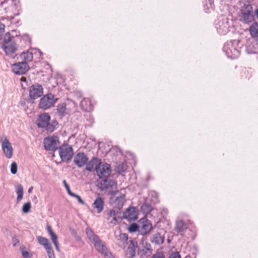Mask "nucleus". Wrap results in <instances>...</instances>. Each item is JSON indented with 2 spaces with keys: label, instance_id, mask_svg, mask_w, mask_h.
<instances>
[{
  "label": "nucleus",
  "instance_id": "obj_45",
  "mask_svg": "<svg viewBox=\"0 0 258 258\" xmlns=\"http://www.w3.org/2000/svg\"><path fill=\"white\" fill-rule=\"evenodd\" d=\"M5 26L2 23H0V35L5 31Z\"/></svg>",
  "mask_w": 258,
  "mask_h": 258
},
{
  "label": "nucleus",
  "instance_id": "obj_37",
  "mask_svg": "<svg viewBox=\"0 0 258 258\" xmlns=\"http://www.w3.org/2000/svg\"><path fill=\"white\" fill-rule=\"evenodd\" d=\"M140 229V225H138V224L136 223H133L131 224L128 227V230L130 232H136L139 230Z\"/></svg>",
  "mask_w": 258,
  "mask_h": 258
},
{
  "label": "nucleus",
  "instance_id": "obj_24",
  "mask_svg": "<svg viewBox=\"0 0 258 258\" xmlns=\"http://www.w3.org/2000/svg\"><path fill=\"white\" fill-rule=\"evenodd\" d=\"M152 243L157 245H160L163 243L164 241V237L162 236L159 233L154 234L150 239Z\"/></svg>",
  "mask_w": 258,
  "mask_h": 258
},
{
  "label": "nucleus",
  "instance_id": "obj_47",
  "mask_svg": "<svg viewBox=\"0 0 258 258\" xmlns=\"http://www.w3.org/2000/svg\"><path fill=\"white\" fill-rule=\"evenodd\" d=\"M67 191H68V194H69L70 196H72V197H74L75 196V195H76L75 194H74V193H73V192H72V191H71V189H70V187H69V188H68L67 189Z\"/></svg>",
  "mask_w": 258,
  "mask_h": 258
},
{
  "label": "nucleus",
  "instance_id": "obj_52",
  "mask_svg": "<svg viewBox=\"0 0 258 258\" xmlns=\"http://www.w3.org/2000/svg\"><path fill=\"white\" fill-rule=\"evenodd\" d=\"M26 78H25V77H22V78H21V81H26Z\"/></svg>",
  "mask_w": 258,
  "mask_h": 258
},
{
  "label": "nucleus",
  "instance_id": "obj_51",
  "mask_svg": "<svg viewBox=\"0 0 258 258\" xmlns=\"http://www.w3.org/2000/svg\"><path fill=\"white\" fill-rule=\"evenodd\" d=\"M209 1H211V0H209ZM210 8L213 9V4L210 2Z\"/></svg>",
  "mask_w": 258,
  "mask_h": 258
},
{
  "label": "nucleus",
  "instance_id": "obj_7",
  "mask_svg": "<svg viewBox=\"0 0 258 258\" xmlns=\"http://www.w3.org/2000/svg\"><path fill=\"white\" fill-rule=\"evenodd\" d=\"M107 223L112 226L116 225L121 220V212L120 210L113 208L106 214Z\"/></svg>",
  "mask_w": 258,
  "mask_h": 258
},
{
  "label": "nucleus",
  "instance_id": "obj_30",
  "mask_svg": "<svg viewBox=\"0 0 258 258\" xmlns=\"http://www.w3.org/2000/svg\"><path fill=\"white\" fill-rule=\"evenodd\" d=\"M10 2L12 5V9L13 11L14 15L15 16H18L19 15V3L17 0H10Z\"/></svg>",
  "mask_w": 258,
  "mask_h": 258
},
{
  "label": "nucleus",
  "instance_id": "obj_39",
  "mask_svg": "<svg viewBox=\"0 0 258 258\" xmlns=\"http://www.w3.org/2000/svg\"><path fill=\"white\" fill-rule=\"evenodd\" d=\"M142 245L146 250H147V251H149L150 252H151V245L150 243H148L146 241H144L143 240L142 241Z\"/></svg>",
  "mask_w": 258,
  "mask_h": 258
},
{
  "label": "nucleus",
  "instance_id": "obj_43",
  "mask_svg": "<svg viewBox=\"0 0 258 258\" xmlns=\"http://www.w3.org/2000/svg\"><path fill=\"white\" fill-rule=\"evenodd\" d=\"M19 243V240L16 236H14L12 238V244L13 246H15Z\"/></svg>",
  "mask_w": 258,
  "mask_h": 258
},
{
  "label": "nucleus",
  "instance_id": "obj_26",
  "mask_svg": "<svg viewBox=\"0 0 258 258\" xmlns=\"http://www.w3.org/2000/svg\"><path fill=\"white\" fill-rule=\"evenodd\" d=\"M81 106L86 111H90L92 110L91 101L89 98H84L81 102Z\"/></svg>",
  "mask_w": 258,
  "mask_h": 258
},
{
  "label": "nucleus",
  "instance_id": "obj_17",
  "mask_svg": "<svg viewBox=\"0 0 258 258\" xmlns=\"http://www.w3.org/2000/svg\"><path fill=\"white\" fill-rule=\"evenodd\" d=\"M88 160L87 156L84 153L82 152L77 154L74 159V163L80 168L86 165L88 162Z\"/></svg>",
  "mask_w": 258,
  "mask_h": 258
},
{
  "label": "nucleus",
  "instance_id": "obj_13",
  "mask_svg": "<svg viewBox=\"0 0 258 258\" xmlns=\"http://www.w3.org/2000/svg\"><path fill=\"white\" fill-rule=\"evenodd\" d=\"M29 67L26 62H19L12 65V70L17 75H23L27 72Z\"/></svg>",
  "mask_w": 258,
  "mask_h": 258
},
{
  "label": "nucleus",
  "instance_id": "obj_12",
  "mask_svg": "<svg viewBox=\"0 0 258 258\" xmlns=\"http://www.w3.org/2000/svg\"><path fill=\"white\" fill-rule=\"evenodd\" d=\"M96 173L99 178L108 177L111 173L110 165L101 162L97 169Z\"/></svg>",
  "mask_w": 258,
  "mask_h": 258
},
{
  "label": "nucleus",
  "instance_id": "obj_53",
  "mask_svg": "<svg viewBox=\"0 0 258 258\" xmlns=\"http://www.w3.org/2000/svg\"><path fill=\"white\" fill-rule=\"evenodd\" d=\"M9 18H10V20H12L14 19V17L13 16H11V17H9Z\"/></svg>",
  "mask_w": 258,
  "mask_h": 258
},
{
  "label": "nucleus",
  "instance_id": "obj_18",
  "mask_svg": "<svg viewBox=\"0 0 258 258\" xmlns=\"http://www.w3.org/2000/svg\"><path fill=\"white\" fill-rule=\"evenodd\" d=\"M124 217L129 221H134L138 218V212L136 208H128L124 214Z\"/></svg>",
  "mask_w": 258,
  "mask_h": 258
},
{
  "label": "nucleus",
  "instance_id": "obj_1",
  "mask_svg": "<svg viewBox=\"0 0 258 258\" xmlns=\"http://www.w3.org/2000/svg\"><path fill=\"white\" fill-rule=\"evenodd\" d=\"M86 233L89 240L93 243L96 249L104 258H114L112 254L107 248L105 244L90 228H86Z\"/></svg>",
  "mask_w": 258,
  "mask_h": 258
},
{
  "label": "nucleus",
  "instance_id": "obj_2",
  "mask_svg": "<svg viewBox=\"0 0 258 258\" xmlns=\"http://www.w3.org/2000/svg\"><path fill=\"white\" fill-rule=\"evenodd\" d=\"M2 48L8 55L14 54L17 49L14 37L11 36L9 33H7L5 35Z\"/></svg>",
  "mask_w": 258,
  "mask_h": 258
},
{
  "label": "nucleus",
  "instance_id": "obj_35",
  "mask_svg": "<svg viewBox=\"0 0 258 258\" xmlns=\"http://www.w3.org/2000/svg\"><path fill=\"white\" fill-rule=\"evenodd\" d=\"M127 169V165L125 163L119 164L116 167V171L121 173L124 172Z\"/></svg>",
  "mask_w": 258,
  "mask_h": 258
},
{
  "label": "nucleus",
  "instance_id": "obj_20",
  "mask_svg": "<svg viewBox=\"0 0 258 258\" xmlns=\"http://www.w3.org/2000/svg\"><path fill=\"white\" fill-rule=\"evenodd\" d=\"M137 247V242L135 240H131L130 245L125 251V256L127 258H133L135 256Z\"/></svg>",
  "mask_w": 258,
  "mask_h": 258
},
{
  "label": "nucleus",
  "instance_id": "obj_14",
  "mask_svg": "<svg viewBox=\"0 0 258 258\" xmlns=\"http://www.w3.org/2000/svg\"><path fill=\"white\" fill-rule=\"evenodd\" d=\"M223 50L225 52L227 57L231 59L237 58L239 56V52L232 44L227 43L223 47Z\"/></svg>",
  "mask_w": 258,
  "mask_h": 258
},
{
  "label": "nucleus",
  "instance_id": "obj_8",
  "mask_svg": "<svg viewBox=\"0 0 258 258\" xmlns=\"http://www.w3.org/2000/svg\"><path fill=\"white\" fill-rule=\"evenodd\" d=\"M58 152L62 161L68 162L71 160L74 154L72 147L68 144L61 146L58 148Z\"/></svg>",
  "mask_w": 258,
  "mask_h": 258
},
{
  "label": "nucleus",
  "instance_id": "obj_6",
  "mask_svg": "<svg viewBox=\"0 0 258 258\" xmlns=\"http://www.w3.org/2000/svg\"><path fill=\"white\" fill-rule=\"evenodd\" d=\"M111 203L113 206V208L117 210H120L122 209L123 206L126 200L125 196L124 194L120 193L118 191H115L111 199Z\"/></svg>",
  "mask_w": 258,
  "mask_h": 258
},
{
  "label": "nucleus",
  "instance_id": "obj_15",
  "mask_svg": "<svg viewBox=\"0 0 258 258\" xmlns=\"http://www.w3.org/2000/svg\"><path fill=\"white\" fill-rule=\"evenodd\" d=\"M140 224L139 231L143 235L148 234L152 229V224L148 219H141Z\"/></svg>",
  "mask_w": 258,
  "mask_h": 258
},
{
  "label": "nucleus",
  "instance_id": "obj_49",
  "mask_svg": "<svg viewBox=\"0 0 258 258\" xmlns=\"http://www.w3.org/2000/svg\"><path fill=\"white\" fill-rule=\"evenodd\" d=\"M63 183L66 189L70 187L69 185H68V184L67 183V181L65 180L63 181Z\"/></svg>",
  "mask_w": 258,
  "mask_h": 258
},
{
  "label": "nucleus",
  "instance_id": "obj_48",
  "mask_svg": "<svg viewBox=\"0 0 258 258\" xmlns=\"http://www.w3.org/2000/svg\"><path fill=\"white\" fill-rule=\"evenodd\" d=\"M67 191H68V194H69L70 196H72V197H74L75 196V195H76L75 194H74V193H73V192H72V191H71V189H70V187H69V188H68L67 189Z\"/></svg>",
  "mask_w": 258,
  "mask_h": 258
},
{
  "label": "nucleus",
  "instance_id": "obj_34",
  "mask_svg": "<svg viewBox=\"0 0 258 258\" xmlns=\"http://www.w3.org/2000/svg\"><path fill=\"white\" fill-rule=\"evenodd\" d=\"M20 251L22 253V255L24 258H31L32 256V254H30L27 250L26 248L24 246H22L20 248Z\"/></svg>",
  "mask_w": 258,
  "mask_h": 258
},
{
  "label": "nucleus",
  "instance_id": "obj_44",
  "mask_svg": "<svg viewBox=\"0 0 258 258\" xmlns=\"http://www.w3.org/2000/svg\"><path fill=\"white\" fill-rule=\"evenodd\" d=\"M74 197L77 198L79 203H80L81 204H82V205L85 204V202L82 200V199L80 196L76 194Z\"/></svg>",
  "mask_w": 258,
  "mask_h": 258
},
{
  "label": "nucleus",
  "instance_id": "obj_36",
  "mask_svg": "<svg viewBox=\"0 0 258 258\" xmlns=\"http://www.w3.org/2000/svg\"><path fill=\"white\" fill-rule=\"evenodd\" d=\"M45 250L49 258H55L52 246L45 249Z\"/></svg>",
  "mask_w": 258,
  "mask_h": 258
},
{
  "label": "nucleus",
  "instance_id": "obj_38",
  "mask_svg": "<svg viewBox=\"0 0 258 258\" xmlns=\"http://www.w3.org/2000/svg\"><path fill=\"white\" fill-rule=\"evenodd\" d=\"M30 208L31 203L30 202L25 203L23 206V212L25 213H27L30 211Z\"/></svg>",
  "mask_w": 258,
  "mask_h": 258
},
{
  "label": "nucleus",
  "instance_id": "obj_31",
  "mask_svg": "<svg viewBox=\"0 0 258 258\" xmlns=\"http://www.w3.org/2000/svg\"><path fill=\"white\" fill-rule=\"evenodd\" d=\"M16 191L17 194V202H19L23 199V194H24L23 188V186L21 184H18L16 186Z\"/></svg>",
  "mask_w": 258,
  "mask_h": 258
},
{
  "label": "nucleus",
  "instance_id": "obj_32",
  "mask_svg": "<svg viewBox=\"0 0 258 258\" xmlns=\"http://www.w3.org/2000/svg\"><path fill=\"white\" fill-rule=\"evenodd\" d=\"M50 236L51 240L54 244L56 249L57 251H59V243L58 241V237L57 235L54 232L49 235Z\"/></svg>",
  "mask_w": 258,
  "mask_h": 258
},
{
  "label": "nucleus",
  "instance_id": "obj_10",
  "mask_svg": "<svg viewBox=\"0 0 258 258\" xmlns=\"http://www.w3.org/2000/svg\"><path fill=\"white\" fill-rule=\"evenodd\" d=\"M1 142L4 155L8 159L12 158L13 155V148L11 143L6 137L2 139Z\"/></svg>",
  "mask_w": 258,
  "mask_h": 258
},
{
  "label": "nucleus",
  "instance_id": "obj_25",
  "mask_svg": "<svg viewBox=\"0 0 258 258\" xmlns=\"http://www.w3.org/2000/svg\"><path fill=\"white\" fill-rule=\"evenodd\" d=\"M249 32L253 38L258 40V22H254L249 27Z\"/></svg>",
  "mask_w": 258,
  "mask_h": 258
},
{
  "label": "nucleus",
  "instance_id": "obj_41",
  "mask_svg": "<svg viewBox=\"0 0 258 258\" xmlns=\"http://www.w3.org/2000/svg\"><path fill=\"white\" fill-rule=\"evenodd\" d=\"M151 258H165V257L163 252L157 251L152 256Z\"/></svg>",
  "mask_w": 258,
  "mask_h": 258
},
{
  "label": "nucleus",
  "instance_id": "obj_22",
  "mask_svg": "<svg viewBox=\"0 0 258 258\" xmlns=\"http://www.w3.org/2000/svg\"><path fill=\"white\" fill-rule=\"evenodd\" d=\"M92 206L97 213H101L104 207V202L103 199L98 197L97 198L92 204Z\"/></svg>",
  "mask_w": 258,
  "mask_h": 258
},
{
  "label": "nucleus",
  "instance_id": "obj_19",
  "mask_svg": "<svg viewBox=\"0 0 258 258\" xmlns=\"http://www.w3.org/2000/svg\"><path fill=\"white\" fill-rule=\"evenodd\" d=\"M101 163V160L97 158L93 157L88 163H87L86 169L87 171L92 172L94 170L97 171V169Z\"/></svg>",
  "mask_w": 258,
  "mask_h": 258
},
{
  "label": "nucleus",
  "instance_id": "obj_21",
  "mask_svg": "<svg viewBox=\"0 0 258 258\" xmlns=\"http://www.w3.org/2000/svg\"><path fill=\"white\" fill-rule=\"evenodd\" d=\"M216 28L218 32L224 35L228 31L229 25L226 20L220 21L216 25Z\"/></svg>",
  "mask_w": 258,
  "mask_h": 258
},
{
  "label": "nucleus",
  "instance_id": "obj_27",
  "mask_svg": "<svg viewBox=\"0 0 258 258\" xmlns=\"http://www.w3.org/2000/svg\"><path fill=\"white\" fill-rule=\"evenodd\" d=\"M118 241L119 246L124 247L125 245L127 243L128 235L126 233H120L118 237Z\"/></svg>",
  "mask_w": 258,
  "mask_h": 258
},
{
  "label": "nucleus",
  "instance_id": "obj_16",
  "mask_svg": "<svg viewBox=\"0 0 258 258\" xmlns=\"http://www.w3.org/2000/svg\"><path fill=\"white\" fill-rule=\"evenodd\" d=\"M116 185V183L112 180H108L107 177L100 178L98 180V186L102 190L109 187H114Z\"/></svg>",
  "mask_w": 258,
  "mask_h": 258
},
{
  "label": "nucleus",
  "instance_id": "obj_3",
  "mask_svg": "<svg viewBox=\"0 0 258 258\" xmlns=\"http://www.w3.org/2000/svg\"><path fill=\"white\" fill-rule=\"evenodd\" d=\"M58 100L53 94L48 93L45 95L41 98L39 107L40 108L46 110L53 107Z\"/></svg>",
  "mask_w": 258,
  "mask_h": 258
},
{
  "label": "nucleus",
  "instance_id": "obj_40",
  "mask_svg": "<svg viewBox=\"0 0 258 258\" xmlns=\"http://www.w3.org/2000/svg\"><path fill=\"white\" fill-rule=\"evenodd\" d=\"M11 172L13 174H15L17 172V164L15 162H13L11 164Z\"/></svg>",
  "mask_w": 258,
  "mask_h": 258
},
{
  "label": "nucleus",
  "instance_id": "obj_11",
  "mask_svg": "<svg viewBox=\"0 0 258 258\" xmlns=\"http://www.w3.org/2000/svg\"><path fill=\"white\" fill-rule=\"evenodd\" d=\"M30 99L34 100L40 97L43 93V89L42 86L38 84H34L29 88Z\"/></svg>",
  "mask_w": 258,
  "mask_h": 258
},
{
  "label": "nucleus",
  "instance_id": "obj_33",
  "mask_svg": "<svg viewBox=\"0 0 258 258\" xmlns=\"http://www.w3.org/2000/svg\"><path fill=\"white\" fill-rule=\"evenodd\" d=\"M57 112L59 115H64L66 111V104L64 103L59 104L57 108Z\"/></svg>",
  "mask_w": 258,
  "mask_h": 258
},
{
  "label": "nucleus",
  "instance_id": "obj_50",
  "mask_svg": "<svg viewBox=\"0 0 258 258\" xmlns=\"http://www.w3.org/2000/svg\"><path fill=\"white\" fill-rule=\"evenodd\" d=\"M33 187L32 186L30 187L29 189H28V192L29 193H30L32 192V189H33Z\"/></svg>",
  "mask_w": 258,
  "mask_h": 258
},
{
  "label": "nucleus",
  "instance_id": "obj_4",
  "mask_svg": "<svg viewBox=\"0 0 258 258\" xmlns=\"http://www.w3.org/2000/svg\"><path fill=\"white\" fill-rule=\"evenodd\" d=\"M50 116L47 113H44L39 115L37 120V125L39 127L45 128L48 132H53L55 125L50 123Z\"/></svg>",
  "mask_w": 258,
  "mask_h": 258
},
{
  "label": "nucleus",
  "instance_id": "obj_42",
  "mask_svg": "<svg viewBox=\"0 0 258 258\" xmlns=\"http://www.w3.org/2000/svg\"><path fill=\"white\" fill-rule=\"evenodd\" d=\"M168 258H181V256L178 252H175L171 253Z\"/></svg>",
  "mask_w": 258,
  "mask_h": 258
},
{
  "label": "nucleus",
  "instance_id": "obj_23",
  "mask_svg": "<svg viewBox=\"0 0 258 258\" xmlns=\"http://www.w3.org/2000/svg\"><path fill=\"white\" fill-rule=\"evenodd\" d=\"M187 228L186 223L183 220H180L176 221L175 229L181 235L183 234V233L184 232Z\"/></svg>",
  "mask_w": 258,
  "mask_h": 258
},
{
  "label": "nucleus",
  "instance_id": "obj_5",
  "mask_svg": "<svg viewBox=\"0 0 258 258\" xmlns=\"http://www.w3.org/2000/svg\"><path fill=\"white\" fill-rule=\"evenodd\" d=\"M241 20L244 24H249L254 21V16L253 15V8L251 5L248 4L245 5L243 8L240 10Z\"/></svg>",
  "mask_w": 258,
  "mask_h": 258
},
{
  "label": "nucleus",
  "instance_id": "obj_9",
  "mask_svg": "<svg viewBox=\"0 0 258 258\" xmlns=\"http://www.w3.org/2000/svg\"><path fill=\"white\" fill-rule=\"evenodd\" d=\"M59 144V139L57 136H49L44 140V148L46 150L54 151L57 149Z\"/></svg>",
  "mask_w": 258,
  "mask_h": 258
},
{
  "label": "nucleus",
  "instance_id": "obj_28",
  "mask_svg": "<svg viewBox=\"0 0 258 258\" xmlns=\"http://www.w3.org/2000/svg\"><path fill=\"white\" fill-rule=\"evenodd\" d=\"M37 240L39 243L41 245H43L45 249L52 246L49 240L45 237L40 236L37 237Z\"/></svg>",
  "mask_w": 258,
  "mask_h": 258
},
{
  "label": "nucleus",
  "instance_id": "obj_46",
  "mask_svg": "<svg viewBox=\"0 0 258 258\" xmlns=\"http://www.w3.org/2000/svg\"><path fill=\"white\" fill-rule=\"evenodd\" d=\"M46 229H47L49 235L51 234V233H54L53 231H52L50 226L49 225H47Z\"/></svg>",
  "mask_w": 258,
  "mask_h": 258
},
{
  "label": "nucleus",
  "instance_id": "obj_29",
  "mask_svg": "<svg viewBox=\"0 0 258 258\" xmlns=\"http://www.w3.org/2000/svg\"><path fill=\"white\" fill-rule=\"evenodd\" d=\"M20 56L23 60V62H26L27 63L28 62L31 61L33 59L32 53L30 51L22 53Z\"/></svg>",
  "mask_w": 258,
  "mask_h": 258
}]
</instances>
